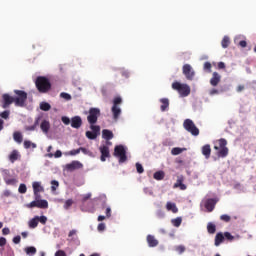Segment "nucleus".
<instances>
[{"label": "nucleus", "mask_w": 256, "mask_h": 256, "mask_svg": "<svg viewBox=\"0 0 256 256\" xmlns=\"http://www.w3.org/2000/svg\"><path fill=\"white\" fill-rule=\"evenodd\" d=\"M221 83V75L218 72H213L212 78L210 79V85L217 87Z\"/></svg>", "instance_id": "14"}, {"label": "nucleus", "mask_w": 256, "mask_h": 256, "mask_svg": "<svg viewBox=\"0 0 256 256\" xmlns=\"http://www.w3.org/2000/svg\"><path fill=\"white\" fill-rule=\"evenodd\" d=\"M90 129L92 133H95V135L98 137V135L101 133V127L97 126L95 124H90Z\"/></svg>", "instance_id": "29"}, {"label": "nucleus", "mask_w": 256, "mask_h": 256, "mask_svg": "<svg viewBox=\"0 0 256 256\" xmlns=\"http://www.w3.org/2000/svg\"><path fill=\"white\" fill-rule=\"evenodd\" d=\"M51 190L52 191H57V187H59V181H57V180H52L51 181Z\"/></svg>", "instance_id": "43"}, {"label": "nucleus", "mask_w": 256, "mask_h": 256, "mask_svg": "<svg viewBox=\"0 0 256 256\" xmlns=\"http://www.w3.org/2000/svg\"><path fill=\"white\" fill-rule=\"evenodd\" d=\"M9 233H11V230L7 227L2 229V235H9Z\"/></svg>", "instance_id": "58"}, {"label": "nucleus", "mask_w": 256, "mask_h": 256, "mask_svg": "<svg viewBox=\"0 0 256 256\" xmlns=\"http://www.w3.org/2000/svg\"><path fill=\"white\" fill-rule=\"evenodd\" d=\"M217 145L214 146L215 151H218V157L225 159L227 155H229V148H227V140L225 138H221L217 141Z\"/></svg>", "instance_id": "3"}, {"label": "nucleus", "mask_w": 256, "mask_h": 256, "mask_svg": "<svg viewBox=\"0 0 256 256\" xmlns=\"http://www.w3.org/2000/svg\"><path fill=\"white\" fill-rule=\"evenodd\" d=\"M35 85L39 93H49V91H51V81H49L47 77L38 76Z\"/></svg>", "instance_id": "2"}, {"label": "nucleus", "mask_w": 256, "mask_h": 256, "mask_svg": "<svg viewBox=\"0 0 256 256\" xmlns=\"http://www.w3.org/2000/svg\"><path fill=\"white\" fill-rule=\"evenodd\" d=\"M25 253L27 255H35V253H37V248L33 247V246H29L25 248Z\"/></svg>", "instance_id": "33"}, {"label": "nucleus", "mask_w": 256, "mask_h": 256, "mask_svg": "<svg viewBox=\"0 0 256 256\" xmlns=\"http://www.w3.org/2000/svg\"><path fill=\"white\" fill-rule=\"evenodd\" d=\"M171 223L174 227H181V223H183V219L181 217H177L171 220Z\"/></svg>", "instance_id": "32"}, {"label": "nucleus", "mask_w": 256, "mask_h": 256, "mask_svg": "<svg viewBox=\"0 0 256 256\" xmlns=\"http://www.w3.org/2000/svg\"><path fill=\"white\" fill-rule=\"evenodd\" d=\"M182 73L188 81H193L195 79V70L190 64H184L182 67Z\"/></svg>", "instance_id": "10"}, {"label": "nucleus", "mask_w": 256, "mask_h": 256, "mask_svg": "<svg viewBox=\"0 0 256 256\" xmlns=\"http://www.w3.org/2000/svg\"><path fill=\"white\" fill-rule=\"evenodd\" d=\"M86 137L87 139L94 140V139H97V134L91 131H86Z\"/></svg>", "instance_id": "39"}, {"label": "nucleus", "mask_w": 256, "mask_h": 256, "mask_svg": "<svg viewBox=\"0 0 256 256\" xmlns=\"http://www.w3.org/2000/svg\"><path fill=\"white\" fill-rule=\"evenodd\" d=\"M183 181H185V177H183V175L178 176L173 188H180L181 191H185L187 189V185L183 184Z\"/></svg>", "instance_id": "13"}, {"label": "nucleus", "mask_w": 256, "mask_h": 256, "mask_svg": "<svg viewBox=\"0 0 256 256\" xmlns=\"http://www.w3.org/2000/svg\"><path fill=\"white\" fill-rule=\"evenodd\" d=\"M211 67V62L204 63V71H208V73H211Z\"/></svg>", "instance_id": "50"}, {"label": "nucleus", "mask_w": 256, "mask_h": 256, "mask_svg": "<svg viewBox=\"0 0 256 256\" xmlns=\"http://www.w3.org/2000/svg\"><path fill=\"white\" fill-rule=\"evenodd\" d=\"M9 115H11V111H9V110H6V111L0 113V117L2 119H9Z\"/></svg>", "instance_id": "45"}, {"label": "nucleus", "mask_w": 256, "mask_h": 256, "mask_svg": "<svg viewBox=\"0 0 256 256\" xmlns=\"http://www.w3.org/2000/svg\"><path fill=\"white\" fill-rule=\"evenodd\" d=\"M61 121H62V123H64V125H69L71 123V119H69V117H67V116H63L61 118Z\"/></svg>", "instance_id": "52"}, {"label": "nucleus", "mask_w": 256, "mask_h": 256, "mask_svg": "<svg viewBox=\"0 0 256 256\" xmlns=\"http://www.w3.org/2000/svg\"><path fill=\"white\" fill-rule=\"evenodd\" d=\"M27 209H33L37 207L38 209H49V202L47 200H34L25 205Z\"/></svg>", "instance_id": "9"}, {"label": "nucleus", "mask_w": 256, "mask_h": 256, "mask_svg": "<svg viewBox=\"0 0 256 256\" xmlns=\"http://www.w3.org/2000/svg\"><path fill=\"white\" fill-rule=\"evenodd\" d=\"M146 241L149 247H157L159 245V240L155 238V236L149 234L146 238Z\"/></svg>", "instance_id": "16"}, {"label": "nucleus", "mask_w": 256, "mask_h": 256, "mask_svg": "<svg viewBox=\"0 0 256 256\" xmlns=\"http://www.w3.org/2000/svg\"><path fill=\"white\" fill-rule=\"evenodd\" d=\"M166 209L167 211H171L172 213H179V208H177V205L172 202H167Z\"/></svg>", "instance_id": "22"}, {"label": "nucleus", "mask_w": 256, "mask_h": 256, "mask_svg": "<svg viewBox=\"0 0 256 256\" xmlns=\"http://www.w3.org/2000/svg\"><path fill=\"white\" fill-rule=\"evenodd\" d=\"M230 44H231V40L229 39V37L224 36V38L222 39V42H221L223 49H227V47H229Z\"/></svg>", "instance_id": "31"}, {"label": "nucleus", "mask_w": 256, "mask_h": 256, "mask_svg": "<svg viewBox=\"0 0 256 256\" xmlns=\"http://www.w3.org/2000/svg\"><path fill=\"white\" fill-rule=\"evenodd\" d=\"M37 125H39V122H38V121H36V122L34 123V125H32V126H28V127L26 128V130H27V131H35V129H37Z\"/></svg>", "instance_id": "53"}, {"label": "nucleus", "mask_w": 256, "mask_h": 256, "mask_svg": "<svg viewBox=\"0 0 256 256\" xmlns=\"http://www.w3.org/2000/svg\"><path fill=\"white\" fill-rule=\"evenodd\" d=\"M81 125H83V120L80 116H74L71 118V127H73V129H79Z\"/></svg>", "instance_id": "15"}, {"label": "nucleus", "mask_w": 256, "mask_h": 256, "mask_svg": "<svg viewBox=\"0 0 256 256\" xmlns=\"http://www.w3.org/2000/svg\"><path fill=\"white\" fill-rule=\"evenodd\" d=\"M207 231H208V233H210V235H213L217 231V226H215V224L209 222L207 224Z\"/></svg>", "instance_id": "27"}, {"label": "nucleus", "mask_w": 256, "mask_h": 256, "mask_svg": "<svg viewBox=\"0 0 256 256\" xmlns=\"http://www.w3.org/2000/svg\"><path fill=\"white\" fill-rule=\"evenodd\" d=\"M218 69H225V62H219Z\"/></svg>", "instance_id": "63"}, {"label": "nucleus", "mask_w": 256, "mask_h": 256, "mask_svg": "<svg viewBox=\"0 0 256 256\" xmlns=\"http://www.w3.org/2000/svg\"><path fill=\"white\" fill-rule=\"evenodd\" d=\"M111 112H112L114 121H117L121 116V108L119 106H112Z\"/></svg>", "instance_id": "18"}, {"label": "nucleus", "mask_w": 256, "mask_h": 256, "mask_svg": "<svg viewBox=\"0 0 256 256\" xmlns=\"http://www.w3.org/2000/svg\"><path fill=\"white\" fill-rule=\"evenodd\" d=\"M19 157H21V155L19 154V151L17 150H13L10 155H9V161H11L12 163H14L15 161H17V159H19Z\"/></svg>", "instance_id": "25"}, {"label": "nucleus", "mask_w": 256, "mask_h": 256, "mask_svg": "<svg viewBox=\"0 0 256 256\" xmlns=\"http://www.w3.org/2000/svg\"><path fill=\"white\" fill-rule=\"evenodd\" d=\"M60 97H61L62 99H65L66 101H71V96H70L69 93L62 92V93H60Z\"/></svg>", "instance_id": "46"}, {"label": "nucleus", "mask_w": 256, "mask_h": 256, "mask_svg": "<svg viewBox=\"0 0 256 256\" xmlns=\"http://www.w3.org/2000/svg\"><path fill=\"white\" fill-rule=\"evenodd\" d=\"M34 193H43L45 189L41 186V182H33L32 184Z\"/></svg>", "instance_id": "21"}, {"label": "nucleus", "mask_w": 256, "mask_h": 256, "mask_svg": "<svg viewBox=\"0 0 256 256\" xmlns=\"http://www.w3.org/2000/svg\"><path fill=\"white\" fill-rule=\"evenodd\" d=\"M224 237L225 239H227L228 241H233V239H235V237L233 235H231V233L229 232H225L224 233Z\"/></svg>", "instance_id": "51"}, {"label": "nucleus", "mask_w": 256, "mask_h": 256, "mask_svg": "<svg viewBox=\"0 0 256 256\" xmlns=\"http://www.w3.org/2000/svg\"><path fill=\"white\" fill-rule=\"evenodd\" d=\"M18 191H19V193H21V194L27 193V185H25V184H20V186H19V188H18Z\"/></svg>", "instance_id": "42"}, {"label": "nucleus", "mask_w": 256, "mask_h": 256, "mask_svg": "<svg viewBox=\"0 0 256 256\" xmlns=\"http://www.w3.org/2000/svg\"><path fill=\"white\" fill-rule=\"evenodd\" d=\"M172 155H181V153H183V149L181 148H173L171 151Z\"/></svg>", "instance_id": "47"}, {"label": "nucleus", "mask_w": 256, "mask_h": 256, "mask_svg": "<svg viewBox=\"0 0 256 256\" xmlns=\"http://www.w3.org/2000/svg\"><path fill=\"white\" fill-rule=\"evenodd\" d=\"M62 156H63V152H61V150H57L55 152V154H53V153H48L47 154V157H49L50 159L53 158V157H55V159H59V157H62Z\"/></svg>", "instance_id": "34"}, {"label": "nucleus", "mask_w": 256, "mask_h": 256, "mask_svg": "<svg viewBox=\"0 0 256 256\" xmlns=\"http://www.w3.org/2000/svg\"><path fill=\"white\" fill-rule=\"evenodd\" d=\"M73 205V199H68L65 201L64 203V209H69V207H71Z\"/></svg>", "instance_id": "48"}, {"label": "nucleus", "mask_w": 256, "mask_h": 256, "mask_svg": "<svg viewBox=\"0 0 256 256\" xmlns=\"http://www.w3.org/2000/svg\"><path fill=\"white\" fill-rule=\"evenodd\" d=\"M136 171H137V173H140V174L145 172L143 165H141V163H139V162L136 163Z\"/></svg>", "instance_id": "44"}, {"label": "nucleus", "mask_w": 256, "mask_h": 256, "mask_svg": "<svg viewBox=\"0 0 256 256\" xmlns=\"http://www.w3.org/2000/svg\"><path fill=\"white\" fill-rule=\"evenodd\" d=\"M223 241H225V236L223 235V233H217L215 236V246L219 247V245H221Z\"/></svg>", "instance_id": "24"}, {"label": "nucleus", "mask_w": 256, "mask_h": 256, "mask_svg": "<svg viewBox=\"0 0 256 256\" xmlns=\"http://www.w3.org/2000/svg\"><path fill=\"white\" fill-rule=\"evenodd\" d=\"M244 90H245V86H244V85H239V86L236 88L237 93H241V91H244Z\"/></svg>", "instance_id": "62"}, {"label": "nucleus", "mask_w": 256, "mask_h": 256, "mask_svg": "<svg viewBox=\"0 0 256 256\" xmlns=\"http://www.w3.org/2000/svg\"><path fill=\"white\" fill-rule=\"evenodd\" d=\"M100 116L101 110L99 108H90L89 115L87 116V121L90 125H95Z\"/></svg>", "instance_id": "8"}, {"label": "nucleus", "mask_w": 256, "mask_h": 256, "mask_svg": "<svg viewBox=\"0 0 256 256\" xmlns=\"http://www.w3.org/2000/svg\"><path fill=\"white\" fill-rule=\"evenodd\" d=\"M97 229H98V231H105V223L98 224Z\"/></svg>", "instance_id": "61"}, {"label": "nucleus", "mask_w": 256, "mask_h": 256, "mask_svg": "<svg viewBox=\"0 0 256 256\" xmlns=\"http://www.w3.org/2000/svg\"><path fill=\"white\" fill-rule=\"evenodd\" d=\"M185 246L183 245H179L175 247V251H177V253H179V255H182V253H185Z\"/></svg>", "instance_id": "41"}, {"label": "nucleus", "mask_w": 256, "mask_h": 256, "mask_svg": "<svg viewBox=\"0 0 256 256\" xmlns=\"http://www.w3.org/2000/svg\"><path fill=\"white\" fill-rule=\"evenodd\" d=\"M106 217H111V209L109 207L106 208Z\"/></svg>", "instance_id": "64"}, {"label": "nucleus", "mask_w": 256, "mask_h": 256, "mask_svg": "<svg viewBox=\"0 0 256 256\" xmlns=\"http://www.w3.org/2000/svg\"><path fill=\"white\" fill-rule=\"evenodd\" d=\"M114 157H118L119 163H125L127 161V150H125L124 145L115 146Z\"/></svg>", "instance_id": "5"}, {"label": "nucleus", "mask_w": 256, "mask_h": 256, "mask_svg": "<svg viewBox=\"0 0 256 256\" xmlns=\"http://www.w3.org/2000/svg\"><path fill=\"white\" fill-rule=\"evenodd\" d=\"M160 103H162V105L160 106V109L162 112H165V111H167V109H169V99L168 98H161Z\"/></svg>", "instance_id": "23"}, {"label": "nucleus", "mask_w": 256, "mask_h": 256, "mask_svg": "<svg viewBox=\"0 0 256 256\" xmlns=\"http://www.w3.org/2000/svg\"><path fill=\"white\" fill-rule=\"evenodd\" d=\"M123 103V99L121 97H115L113 100V107H119Z\"/></svg>", "instance_id": "37"}, {"label": "nucleus", "mask_w": 256, "mask_h": 256, "mask_svg": "<svg viewBox=\"0 0 256 256\" xmlns=\"http://www.w3.org/2000/svg\"><path fill=\"white\" fill-rule=\"evenodd\" d=\"M153 178L156 181H163V179H165V172L164 171H157L154 173Z\"/></svg>", "instance_id": "26"}, {"label": "nucleus", "mask_w": 256, "mask_h": 256, "mask_svg": "<svg viewBox=\"0 0 256 256\" xmlns=\"http://www.w3.org/2000/svg\"><path fill=\"white\" fill-rule=\"evenodd\" d=\"M40 109L41 111H50L51 110V104L47 102L40 103Z\"/></svg>", "instance_id": "35"}, {"label": "nucleus", "mask_w": 256, "mask_h": 256, "mask_svg": "<svg viewBox=\"0 0 256 256\" xmlns=\"http://www.w3.org/2000/svg\"><path fill=\"white\" fill-rule=\"evenodd\" d=\"M5 245H7V239L0 237V247H5Z\"/></svg>", "instance_id": "54"}, {"label": "nucleus", "mask_w": 256, "mask_h": 256, "mask_svg": "<svg viewBox=\"0 0 256 256\" xmlns=\"http://www.w3.org/2000/svg\"><path fill=\"white\" fill-rule=\"evenodd\" d=\"M216 205H217V200H215L213 198L207 199L204 202V207H205V209H207L208 213L213 212Z\"/></svg>", "instance_id": "12"}, {"label": "nucleus", "mask_w": 256, "mask_h": 256, "mask_svg": "<svg viewBox=\"0 0 256 256\" xmlns=\"http://www.w3.org/2000/svg\"><path fill=\"white\" fill-rule=\"evenodd\" d=\"M172 89L177 91L181 97H189L191 95V87L187 84H181L180 82H174Z\"/></svg>", "instance_id": "4"}, {"label": "nucleus", "mask_w": 256, "mask_h": 256, "mask_svg": "<svg viewBox=\"0 0 256 256\" xmlns=\"http://www.w3.org/2000/svg\"><path fill=\"white\" fill-rule=\"evenodd\" d=\"M115 135L113 134V131L109 129L102 130V139H105V141H111Z\"/></svg>", "instance_id": "17"}, {"label": "nucleus", "mask_w": 256, "mask_h": 256, "mask_svg": "<svg viewBox=\"0 0 256 256\" xmlns=\"http://www.w3.org/2000/svg\"><path fill=\"white\" fill-rule=\"evenodd\" d=\"M41 131L47 135L49 133V130L51 129V124L47 120H43L40 124Z\"/></svg>", "instance_id": "19"}, {"label": "nucleus", "mask_w": 256, "mask_h": 256, "mask_svg": "<svg viewBox=\"0 0 256 256\" xmlns=\"http://www.w3.org/2000/svg\"><path fill=\"white\" fill-rule=\"evenodd\" d=\"M99 151L101 153L100 161H102L103 163H105L107 159L111 158V152L109 151V146L102 145L100 146Z\"/></svg>", "instance_id": "11"}, {"label": "nucleus", "mask_w": 256, "mask_h": 256, "mask_svg": "<svg viewBox=\"0 0 256 256\" xmlns=\"http://www.w3.org/2000/svg\"><path fill=\"white\" fill-rule=\"evenodd\" d=\"M39 223H41V225H47V216H35L29 220L28 227L30 229H37Z\"/></svg>", "instance_id": "7"}, {"label": "nucleus", "mask_w": 256, "mask_h": 256, "mask_svg": "<svg viewBox=\"0 0 256 256\" xmlns=\"http://www.w3.org/2000/svg\"><path fill=\"white\" fill-rule=\"evenodd\" d=\"M6 185H17V179L4 177Z\"/></svg>", "instance_id": "36"}, {"label": "nucleus", "mask_w": 256, "mask_h": 256, "mask_svg": "<svg viewBox=\"0 0 256 256\" xmlns=\"http://www.w3.org/2000/svg\"><path fill=\"white\" fill-rule=\"evenodd\" d=\"M183 127L185 130L188 131V133H191V135H193L194 137H197L199 135V128H197L193 120H184Z\"/></svg>", "instance_id": "6"}, {"label": "nucleus", "mask_w": 256, "mask_h": 256, "mask_svg": "<svg viewBox=\"0 0 256 256\" xmlns=\"http://www.w3.org/2000/svg\"><path fill=\"white\" fill-rule=\"evenodd\" d=\"M80 153H81V149L78 148V149L72 150V151L70 152V155H79Z\"/></svg>", "instance_id": "60"}, {"label": "nucleus", "mask_w": 256, "mask_h": 256, "mask_svg": "<svg viewBox=\"0 0 256 256\" xmlns=\"http://www.w3.org/2000/svg\"><path fill=\"white\" fill-rule=\"evenodd\" d=\"M70 241H75L77 239V230H71L68 234Z\"/></svg>", "instance_id": "38"}, {"label": "nucleus", "mask_w": 256, "mask_h": 256, "mask_svg": "<svg viewBox=\"0 0 256 256\" xmlns=\"http://www.w3.org/2000/svg\"><path fill=\"white\" fill-rule=\"evenodd\" d=\"M15 97L9 94L2 95V108L7 109L12 103L16 107H25V103L27 102V92L23 90H14Z\"/></svg>", "instance_id": "1"}, {"label": "nucleus", "mask_w": 256, "mask_h": 256, "mask_svg": "<svg viewBox=\"0 0 256 256\" xmlns=\"http://www.w3.org/2000/svg\"><path fill=\"white\" fill-rule=\"evenodd\" d=\"M220 220L223 221L224 223H229L231 221V216L223 214L220 216Z\"/></svg>", "instance_id": "40"}, {"label": "nucleus", "mask_w": 256, "mask_h": 256, "mask_svg": "<svg viewBox=\"0 0 256 256\" xmlns=\"http://www.w3.org/2000/svg\"><path fill=\"white\" fill-rule=\"evenodd\" d=\"M31 147H32V149H37V144H35V143H33L29 140H25L24 141V148L25 149H31Z\"/></svg>", "instance_id": "30"}, {"label": "nucleus", "mask_w": 256, "mask_h": 256, "mask_svg": "<svg viewBox=\"0 0 256 256\" xmlns=\"http://www.w3.org/2000/svg\"><path fill=\"white\" fill-rule=\"evenodd\" d=\"M238 45H239L240 47H242L243 49H245V47H247V41L241 40V41L238 43Z\"/></svg>", "instance_id": "59"}, {"label": "nucleus", "mask_w": 256, "mask_h": 256, "mask_svg": "<svg viewBox=\"0 0 256 256\" xmlns=\"http://www.w3.org/2000/svg\"><path fill=\"white\" fill-rule=\"evenodd\" d=\"M66 167L70 171H73V170L77 169V163L76 162H72L71 164H67Z\"/></svg>", "instance_id": "49"}, {"label": "nucleus", "mask_w": 256, "mask_h": 256, "mask_svg": "<svg viewBox=\"0 0 256 256\" xmlns=\"http://www.w3.org/2000/svg\"><path fill=\"white\" fill-rule=\"evenodd\" d=\"M157 217L159 219H163V217H165V212H163L162 210H159L157 213H156Z\"/></svg>", "instance_id": "56"}, {"label": "nucleus", "mask_w": 256, "mask_h": 256, "mask_svg": "<svg viewBox=\"0 0 256 256\" xmlns=\"http://www.w3.org/2000/svg\"><path fill=\"white\" fill-rule=\"evenodd\" d=\"M13 243H15V245H19V243H21V236L14 237Z\"/></svg>", "instance_id": "55"}, {"label": "nucleus", "mask_w": 256, "mask_h": 256, "mask_svg": "<svg viewBox=\"0 0 256 256\" xmlns=\"http://www.w3.org/2000/svg\"><path fill=\"white\" fill-rule=\"evenodd\" d=\"M202 155H204L206 159H209V157H211V145L206 144L202 147Z\"/></svg>", "instance_id": "20"}, {"label": "nucleus", "mask_w": 256, "mask_h": 256, "mask_svg": "<svg viewBox=\"0 0 256 256\" xmlns=\"http://www.w3.org/2000/svg\"><path fill=\"white\" fill-rule=\"evenodd\" d=\"M55 256H67V253H65V251H63V250H58L55 253Z\"/></svg>", "instance_id": "57"}, {"label": "nucleus", "mask_w": 256, "mask_h": 256, "mask_svg": "<svg viewBox=\"0 0 256 256\" xmlns=\"http://www.w3.org/2000/svg\"><path fill=\"white\" fill-rule=\"evenodd\" d=\"M13 139L16 141V143H23V135L21 132H14Z\"/></svg>", "instance_id": "28"}]
</instances>
